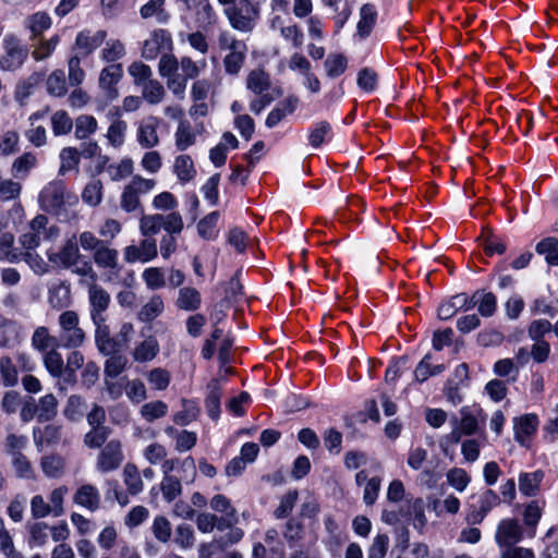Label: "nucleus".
<instances>
[{"label":"nucleus","mask_w":558,"mask_h":558,"mask_svg":"<svg viewBox=\"0 0 558 558\" xmlns=\"http://www.w3.org/2000/svg\"><path fill=\"white\" fill-rule=\"evenodd\" d=\"M221 5H228L223 13L230 25L240 32H252L259 19L258 0H217Z\"/></svg>","instance_id":"obj_1"},{"label":"nucleus","mask_w":558,"mask_h":558,"mask_svg":"<svg viewBox=\"0 0 558 558\" xmlns=\"http://www.w3.org/2000/svg\"><path fill=\"white\" fill-rule=\"evenodd\" d=\"M60 333L59 345L66 349H76L83 345L86 339L85 331L80 327V317L75 311L62 312L58 318Z\"/></svg>","instance_id":"obj_2"},{"label":"nucleus","mask_w":558,"mask_h":558,"mask_svg":"<svg viewBox=\"0 0 558 558\" xmlns=\"http://www.w3.org/2000/svg\"><path fill=\"white\" fill-rule=\"evenodd\" d=\"M3 53L0 56V70L14 72L27 60L29 50L14 34H7L2 39Z\"/></svg>","instance_id":"obj_3"},{"label":"nucleus","mask_w":558,"mask_h":558,"mask_svg":"<svg viewBox=\"0 0 558 558\" xmlns=\"http://www.w3.org/2000/svg\"><path fill=\"white\" fill-rule=\"evenodd\" d=\"M65 185L61 180H54L44 186L39 193V204L47 213L59 214L64 205Z\"/></svg>","instance_id":"obj_4"},{"label":"nucleus","mask_w":558,"mask_h":558,"mask_svg":"<svg viewBox=\"0 0 558 558\" xmlns=\"http://www.w3.org/2000/svg\"><path fill=\"white\" fill-rule=\"evenodd\" d=\"M499 547L513 548L523 539V529L515 519H504L499 522L495 534Z\"/></svg>","instance_id":"obj_5"},{"label":"nucleus","mask_w":558,"mask_h":558,"mask_svg":"<svg viewBox=\"0 0 558 558\" xmlns=\"http://www.w3.org/2000/svg\"><path fill=\"white\" fill-rule=\"evenodd\" d=\"M95 326V345L100 354L110 355L120 352V344L111 337L110 328L107 325V317L92 319Z\"/></svg>","instance_id":"obj_6"},{"label":"nucleus","mask_w":558,"mask_h":558,"mask_svg":"<svg viewBox=\"0 0 558 558\" xmlns=\"http://www.w3.org/2000/svg\"><path fill=\"white\" fill-rule=\"evenodd\" d=\"M107 37V32L99 29L93 33L90 29H83L77 33L73 50L82 58L92 54L98 47L102 45Z\"/></svg>","instance_id":"obj_7"},{"label":"nucleus","mask_w":558,"mask_h":558,"mask_svg":"<svg viewBox=\"0 0 558 558\" xmlns=\"http://www.w3.org/2000/svg\"><path fill=\"white\" fill-rule=\"evenodd\" d=\"M123 452L119 440H110L99 452L97 469L102 473L117 470L123 461Z\"/></svg>","instance_id":"obj_8"},{"label":"nucleus","mask_w":558,"mask_h":558,"mask_svg":"<svg viewBox=\"0 0 558 558\" xmlns=\"http://www.w3.org/2000/svg\"><path fill=\"white\" fill-rule=\"evenodd\" d=\"M151 327L147 328L149 332ZM144 338L142 341L136 342L132 351V357L135 362L147 363L153 361L160 351V345L157 338L153 335L146 333V329L141 331Z\"/></svg>","instance_id":"obj_9"},{"label":"nucleus","mask_w":558,"mask_h":558,"mask_svg":"<svg viewBox=\"0 0 558 558\" xmlns=\"http://www.w3.org/2000/svg\"><path fill=\"white\" fill-rule=\"evenodd\" d=\"M157 243L153 238L141 241L140 245H129L124 248V259L126 263H147L157 257Z\"/></svg>","instance_id":"obj_10"},{"label":"nucleus","mask_w":558,"mask_h":558,"mask_svg":"<svg viewBox=\"0 0 558 558\" xmlns=\"http://www.w3.org/2000/svg\"><path fill=\"white\" fill-rule=\"evenodd\" d=\"M122 75L123 69L120 63L110 64L101 70L99 86L108 100H113L118 97L116 85L121 80Z\"/></svg>","instance_id":"obj_11"},{"label":"nucleus","mask_w":558,"mask_h":558,"mask_svg":"<svg viewBox=\"0 0 558 558\" xmlns=\"http://www.w3.org/2000/svg\"><path fill=\"white\" fill-rule=\"evenodd\" d=\"M499 504L500 498L493 489L485 490L480 496L478 507L473 506L472 510L468 513V522L474 525L482 523L487 513Z\"/></svg>","instance_id":"obj_12"},{"label":"nucleus","mask_w":558,"mask_h":558,"mask_svg":"<svg viewBox=\"0 0 558 558\" xmlns=\"http://www.w3.org/2000/svg\"><path fill=\"white\" fill-rule=\"evenodd\" d=\"M110 301V294L101 286L92 284L88 289L90 319L107 317L106 311L109 307Z\"/></svg>","instance_id":"obj_13"},{"label":"nucleus","mask_w":558,"mask_h":558,"mask_svg":"<svg viewBox=\"0 0 558 558\" xmlns=\"http://www.w3.org/2000/svg\"><path fill=\"white\" fill-rule=\"evenodd\" d=\"M159 126V119L149 116L145 118L137 129V142L143 148H153L159 144L157 129Z\"/></svg>","instance_id":"obj_14"},{"label":"nucleus","mask_w":558,"mask_h":558,"mask_svg":"<svg viewBox=\"0 0 558 558\" xmlns=\"http://www.w3.org/2000/svg\"><path fill=\"white\" fill-rule=\"evenodd\" d=\"M538 418L535 414H524L514 420V439L521 445L526 447L530 437L536 433Z\"/></svg>","instance_id":"obj_15"},{"label":"nucleus","mask_w":558,"mask_h":558,"mask_svg":"<svg viewBox=\"0 0 558 558\" xmlns=\"http://www.w3.org/2000/svg\"><path fill=\"white\" fill-rule=\"evenodd\" d=\"M119 253L116 248H111L107 241L94 252L93 259L99 268H109L114 275H118L122 267L118 262Z\"/></svg>","instance_id":"obj_16"},{"label":"nucleus","mask_w":558,"mask_h":558,"mask_svg":"<svg viewBox=\"0 0 558 558\" xmlns=\"http://www.w3.org/2000/svg\"><path fill=\"white\" fill-rule=\"evenodd\" d=\"M482 414V409L478 407H463L460 410L461 418L453 417L452 424L458 426L466 436L476 433L478 427L477 416Z\"/></svg>","instance_id":"obj_17"},{"label":"nucleus","mask_w":558,"mask_h":558,"mask_svg":"<svg viewBox=\"0 0 558 558\" xmlns=\"http://www.w3.org/2000/svg\"><path fill=\"white\" fill-rule=\"evenodd\" d=\"M73 501L90 511H96L100 507V495L95 486L85 484L76 490Z\"/></svg>","instance_id":"obj_18"},{"label":"nucleus","mask_w":558,"mask_h":558,"mask_svg":"<svg viewBox=\"0 0 558 558\" xmlns=\"http://www.w3.org/2000/svg\"><path fill=\"white\" fill-rule=\"evenodd\" d=\"M377 10L376 7L372 3H365L360 9V21L356 25L357 35L361 38H366L371 35L376 21H377Z\"/></svg>","instance_id":"obj_19"},{"label":"nucleus","mask_w":558,"mask_h":558,"mask_svg":"<svg viewBox=\"0 0 558 558\" xmlns=\"http://www.w3.org/2000/svg\"><path fill=\"white\" fill-rule=\"evenodd\" d=\"M62 426L58 424H47L45 427H34L33 438L37 448L43 445H54L61 439Z\"/></svg>","instance_id":"obj_20"},{"label":"nucleus","mask_w":558,"mask_h":558,"mask_svg":"<svg viewBox=\"0 0 558 558\" xmlns=\"http://www.w3.org/2000/svg\"><path fill=\"white\" fill-rule=\"evenodd\" d=\"M171 38L170 35L163 31L160 29L158 32H155L150 38L146 39L143 45L142 49V57L146 60H153L155 59L160 50L162 49L165 43H170Z\"/></svg>","instance_id":"obj_21"},{"label":"nucleus","mask_w":558,"mask_h":558,"mask_svg":"<svg viewBox=\"0 0 558 558\" xmlns=\"http://www.w3.org/2000/svg\"><path fill=\"white\" fill-rule=\"evenodd\" d=\"M20 326L0 314V348H11L19 342Z\"/></svg>","instance_id":"obj_22"},{"label":"nucleus","mask_w":558,"mask_h":558,"mask_svg":"<svg viewBox=\"0 0 558 558\" xmlns=\"http://www.w3.org/2000/svg\"><path fill=\"white\" fill-rule=\"evenodd\" d=\"M399 513L402 517H413V526L420 532L423 531L427 523V519L425 517V502L422 498L410 500L407 509L400 508Z\"/></svg>","instance_id":"obj_23"},{"label":"nucleus","mask_w":558,"mask_h":558,"mask_svg":"<svg viewBox=\"0 0 558 558\" xmlns=\"http://www.w3.org/2000/svg\"><path fill=\"white\" fill-rule=\"evenodd\" d=\"M48 302L51 307L61 310L71 304V289L65 282L53 283L48 290Z\"/></svg>","instance_id":"obj_24"},{"label":"nucleus","mask_w":558,"mask_h":558,"mask_svg":"<svg viewBox=\"0 0 558 558\" xmlns=\"http://www.w3.org/2000/svg\"><path fill=\"white\" fill-rule=\"evenodd\" d=\"M208 393L205 399V408L210 418L220 416L221 387L218 379H211L207 385Z\"/></svg>","instance_id":"obj_25"},{"label":"nucleus","mask_w":558,"mask_h":558,"mask_svg":"<svg viewBox=\"0 0 558 558\" xmlns=\"http://www.w3.org/2000/svg\"><path fill=\"white\" fill-rule=\"evenodd\" d=\"M544 478V472L536 470L531 473H521L519 475V490L522 495L534 497L539 492V485Z\"/></svg>","instance_id":"obj_26"},{"label":"nucleus","mask_w":558,"mask_h":558,"mask_svg":"<svg viewBox=\"0 0 558 558\" xmlns=\"http://www.w3.org/2000/svg\"><path fill=\"white\" fill-rule=\"evenodd\" d=\"M270 86V76L265 70L254 69L247 74L246 88L255 95L265 94Z\"/></svg>","instance_id":"obj_27"},{"label":"nucleus","mask_w":558,"mask_h":558,"mask_svg":"<svg viewBox=\"0 0 558 558\" xmlns=\"http://www.w3.org/2000/svg\"><path fill=\"white\" fill-rule=\"evenodd\" d=\"M247 53L246 44L242 46V48L232 49L229 53L223 58V66L225 71L229 75H238L241 71Z\"/></svg>","instance_id":"obj_28"},{"label":"nucleus","mask_w":558,"mask_h":558,"mask_svg":"<svg viewBox=\"0 0 558 558\" xmlns=\"http://www.w3.org/2000/svg\"><path fill=\"white\" fill-rule=\"evenodd\" d=\"M430 360L432 354L427 353L416 365L414 369L415 381L422 384L429 377L439 375L445 371L446 367L444 364L432 365Z\"/></svg>","instance_id":"obj_29"},{"label":"nucleus","mask_w":558,"mask_h":558,"mask_svg":"<svg viewBox=\"0 0 558 558\" xmlns=\"http://www.w3.org/2000/svg\"><path fill=\"white\" fill-rule=\"evenodd\" d=\"M333 136L332 128L327 121L316 122L308 133V143L313 148H318L325 142L331 141Z\"/></svg>","instance_id":"obj_30"},{"label":"nucleus","mask_w":558,"mask_h":558,"mask_svg":"<svg viewBox=\"0 0 558 558\" xmlns=\"http://www.w3.org/2000/svg\"><path fill=\"white\" fill-rule=\"evenodd\" d=\"M36 405L38 407L39 423L50 422L58 414V400L53 393L40 397Z\"/></svg>","instance_id":"obj_31"},{"label":"nucleus","mask_w":558,"mask_h":558,"mask_svg":"<svg viewBox=\"0 0 558 558\" xmlns=\"http://www.w3.org/2000/svg\"><path fill=\"white\" fill-rule=\"evenodd\" d=\"M57 256L61 262L62 266L65 268H71L74 265L78 264L81 254L75 235L65 241Z\"/></svg>","instance_id":"obj_32"},{"label":"nucleus","mask_w":558,"mask_h":558,"mask_svg":"<svg viewBox=\"0 0 558 558\" xmlns=\"http://www.w3.org/2000/svg\"><path fill=\"white\" fill-rule=\"evenodd\" d=\"M202 303L201 293L191 287H184L179 290L177 306L184 311H196Z\"/></svg>","instance_id":"obj_33"},{"label":"nucleus","mask_w":558,"mask_h":558,"mask_svg":"<svg viewBox=\"0 0 558 558\" xmlns=\"http://www.w3.org/2000/svg\"><path fill=\"white\" fill-rule=\"evenodd\" d=\"M166 0H149L141 10L143 19L155 16L159 24H166L170 20V14L163 9Z\"/></svg>","instance_id":"obj_34"},{"label":"nucleus","mask_w":558,"mask_h":558,"mask_svg":"<svg viewBox=\"0 0 558 558\" xmlns=\"http://www.w3.org/2000/svg\"><path fill=\"white\" fill-rule=\"evenodd\" d=\"M535 251L539 255L545 256V260L549 266H558V239L554 236H547L541 240Z\"/></svg>","instance_id":"obj_35"},{"label":"nucleus","mask_w":558,"mask_h":558,"mask_svg":"<svg viewBox=\"0 0 558 558\" xmlns=\"http://www.w3.org/2000/svg\"><path fill=\"white\" fill-rule=\"evenodd\" d=\"M175 147L180 151H184L190 146H192L196 141V135L192 131L191 124L186 120H182L179 122L175 134Z\"/></svg>","instance_id":"obj_36"},{"label":"nucleus","mask_w":558,"mask_h":558,"mask_svg":"<svg viewBox=\"0 0 558 558\" xmlns=\"http://www.w3.org/2000/svg\"><path fill=\"white\" fill-rule=\"evenodd\" d=\"M182 410L173 415V422L185 426L195 421L199 414V407L194 400L182 399Z\"/></svg>","instance_id":"obj_37"},{"label":"nucleus","mask_w":558,"mask_h":558,"mask_svg":"<svg viewBox=\"0 0 558 558\" xmlns=\"http://www.w3.org/2000/svg\"><path fill=\"white\" fill-rule=\"evenodd\" d=\"M47 93L53 97H63L68 93L63 70H54L46 80Z\"/></svg>","instance_id":"obj_38"},{"label":"nucleus","mask_w":558,"mask_h":558,"mask_svg":"<svg viewBox=\"0 0 558 558\" xmlns=\"http://www.w3.org/2000/svg\"><path fill=\"white\" fill-rule=\"evenodd\" d=\"M465 305V293H458L447 302L439 305L437 314L439 319L448 320L453 317Z\"/></svg>","instance_id":"obj_39"},{"label":"nucleus","mask_w":558,"mask_h":558,"mask_svg":"<svg viewBox=\"0 0 558 558\" xmlns=\"http://www.w3.org/2000/svg\"><path fill=\"white\" fill-rule=\"evenodd\" d=\"M40 466L46 476L57 478L64 473V459L59 454L44 456Z\"/></svg>","instance_id":"obj_40"},{"label":"nucleus","mask_w":558,"mask_h":558,"mask_svg":"<svg viewBox=\"0 0 558 558\" xmlns=\"http://www.w3.org/2000/svg\"><path fill=\"white\" fill-rule=\"evenodd\" d=\"M44 77L45 73L34 72L27 78L20 82L15 89L16 100L23 101L27 99L33 94L38 84L44 80Z\"/></svg>","instance_id":"obj_41"},{"label":"nucleus","mask_w":558,"mask_h":558,"mask_svg":"<svg viewBox=\"0 0 558 558\" xmlns=\"http://www.w3.org/2000/svg\"><path fill=\"white\" fill-rule=\"evenodd\" d=\"M58 340L50 336L48 328L44 326L37 327L32 336L33 347L43 353L49 351L48 349H53Z\"/></svg>","instance_id":"obj_42"},{"label":"nucleus","mask_w":558,"mask_h":558,"mask_svg":"<svg viewBox=\"0 0 558 558\" xmlns=\"http://www.w3.org/2000/svg\"><path fill=\"white\" fill-rule=\"evenodd\" d=\"M0 553L4 558H24L15 548L13 537L5 527L4 521L0 518Z\"/></svg>","instance_id":"obj_43"},{"label":"nucleus","mask_w":558,"mask_h":558,"mask_svg":"<svg viewBox=\"0 0 558 558\" xmlns=\"http://www.w3.org/2000/svg\"><path fill=\"white\" fill-rule=\"evenodd\" d=\"M123 480H124V484L128 488V492L131 495H137L144 488L140 472H138L136 465L133 463L125 464V466L123 469Z\"/></svg>","instance_id":"obj_44"},{"label":"nucleus","mask_w":558,"mask_h":558,"mask_svg":"<svg viewBox=\"0 0 558 558\" xmlns=\"http://www.w3.org/2000/svg\"><path fill=\"white\" fill-rule=\"evenodd\" d=\"M51 129L54 136L69 134L73 129V120L64 110H58L51 116Z\"/></svg>","instance_id":"obj_45"},{"label":"nucleus","mask_w":558,"mask_h":558,"mask_svg":"<svg viewBox=\"0 0 558 558\" xmlns=\"http://www.w3.org/2000/svg\"><path fill=\"white\" fill-rule=\"evenodd\" d=\"M174 173L181 182H189L194 178L196 170L189 155H180L175 158Z\"/></svg>","instance_id":"obj_46"},{"label":"nucleus","mask_w":558,"mask_h":558,"mask_svg":"<svg viewBox=\"0 0 558 558\" xmlns=\"http://www.w3.org/2000/svg\"><path fill=\"white\" fill-rule=\"evenodd\" d=\"M163 308L162 299L159 295H155L141 308L137 317L144 323H150L162 313Z\"/></svg>","instance_id":"obj_47"},{"label":"nucleus","mask_w":558,"mask_h":558,"mask_svg":"<svg viewBox=\"0 0 558 558\" xmlns=\"http://www.w3.org/2000/svg\"><path fill=\"white\" fill-rule=\"evenodd\" d=\"M105 362V377L116 379L126 367L128 359L119 353L108 355Z\"/></svg>","instance_id":"obj_48"},{"label":"nucleus","mask_w":558,"mask_h":558,"mask_svg":"<svg viewBox=\"0 0 558 558\" xmlns=\"http://www.w3.org/2000/svg\"><path fill=\"white\" fill-rule=\"evenodd\" d=\"M542 517V509L537 501H531L524 509L523 521L527 527V536L534 537L536 525Z\"/></svg>","instance_id":"obj_49"},{"label":"nucleus","mask_w":558,"mask_h":558,"mask_svg":"<svg viewBox=\"0 0 558 558\" xmlns=\"http://www.w3.org/2000/svg\"><path fill=\"white\" fill-rule=\"evenodd\" d=\"M162 497L167 502H172L182 493V485L178 477L167 475L162 477L160 483Z\"/></svg>","instance_id":"obj_50"},{"label":"nucleus","mask_w":558,"mask_h":558,"mask_svg":"<svg viewBox=\"0 0 558 558\" xmlns=\"http://www.w3.org/2000/svg\"><path fill=\"white\" fill-rule=\"evenodd\" d=\"M97 130V120L93 116L81 114L75 119V136L85 140Z\"/></svg>","instance_id":"obj_51"},{"label":"nucleus","mask_w":558,"mask_h":558,"mask_svg":"<svg viewBox=\"0 0 558 558\" xmlns=\"http://www.w3.org/2000/svg\"><path fill=\"white\" fill-rule=\"evenodd\" d=\"M85 407L84 398L78 395H72L69 397L63 409V415L70 421H78L84 414Z\"/></svg>","instance_id":"obj_52"},{"label":"nucleus","mask_w":558,"mask_h":558,"mask_svg":"<svg viewBox=\"0 0 558 558\" xmlns=\"http://www.w3.org/2000/svg\"><path fill=\"white\" fill-rule=\"evenodd\" d=\"M44 364L52 377H61L65 366L61 353L54 348L44 353Z\"/></svg>","instance_id":"obj_53"},{"label":"nucleus","mask_w":558,"mask_h":558,"mask_svg":"<svg viewBox=\"0 0 558 558\" xmlns=\"http://www.w3.org/2000/svg\"><path fill=\"white\" fill-rule=\"evenodd\" d=\"M142 87H143V90H142L143 98L147 102H149L151 105H157L162 101L166 92H165L163 86L158 81H156V80L147 81L146 83H144L142 85Z\"/></svg>","instance_id":"obj_54"},{"label":"nucleus","mask_w":558,"mask_h":558,"mask_svg":"<svg viewBox=\"0 0 558 558\" xmlns=\"http://www.w3.org/2000/svg\"><path fill=\"white\" fill-rule=\"evenodd\" d=\"M140 229L143 235L150 236L163 229V215H146L140 220Z\"/></svg>","instance_id":"obj_55"},{"label":"nucleus","mask_w":558,"mask_h":558,"mask_svg":"<svg viewBox=\"0 0 558 558\" xmlns=\"http://www.w3.org/2000/svg\"><path fill=\"white\" fill-rule=\"evenodd\" d=\"M102 198V183L98 179L92 180L86 184L82 192V199L89 206H97Z\"/></svg>","instance_id":"obj_56"},{"label":"nucleus","mask_w":558,"mask_h":558,"mask_svg":"<svg viewBox=\"0 0 558 558\" xmlns=\"http://www.w3.org/2000/svg\"><path fill=\"white\" fill-rule=\"evenodd\" d=\"M36 156L32 153H24L16 158L12 165V174L15 178H24L36 165Z\"/></svg>","instance_id":"obj_57"},{"label":"nucleus","mask_w":558,"mask_h":558,"mask_svg":"<svg viewBox=\"0 0 558 558\" xmlns=\"http://www.w3.org/2000/svg\"><path fill=\"white\" fill-rule=\"evenodd\" d=\"M51 25V19L44 12H37L31 15L26 21V26L31 31L33 37L39 36Z\"/></svg>","instance_id":"obj_58"},{"label":"nucleus","mask_w":558,"mask_h":558,"mask_svg":"<svg viewBox=\"0 0 558 558\" xmlns=\"http://www.w3.org/2000/svg\"><path fill=\"white\" fill-rule=\"evenodd\" d=\"M80 153L74 147H65L60 153L61 166L60 174H64L69 170L77 169L80 163Z\"/></svg>","instance_id":"obj_59"},{"label":"nucleus","mask_w":558,"mask_h":558,"mask_svg":"<svg viewBox=\"0 0 558 558\" xmlns=\"http://www.w3.org/2000/svg\"><path fill=\"white\" fill-rule=\"evenodd\" d=\"M174 543L183 549L193 547L195 534L192 526L185 523L178 525L174 532Z\"/></svg>","instance_id":"obj_60"},{"label":"nucleus","mask_w":558,"mask_h":558,"mask_svg":"<svg viewBox=\"0 0 558 558\" xmlns=\"http://www.w3.org/2000/svg\"><path fill=\"white\" fill-rule=\"evenodd\" d=\"M167 412L168 405L160 400L145 403L141 409V414L147 422L163 417Z\"/></svg>","instance_id":"obj_61"},{"label":"nucleus","mask_w":558,"mask_h":558,"mask_svg":"<svg viewBox=\"0 0 558 558\" xmlns=\"http://www.w3.org/2000/svg\"><path fill=\"white\" fill-rule=\"evenodd\" d=\"M303 524L295 519L287 521L283 531V537L290 547H294L303 537Z\"/></svg>","instance_id":"obj_62"},{"label":"nucleus","mask_w":558,"mask_h":558,"mask_svg":"<svg viewBox=\"0 0 558 558\" xmlns=\"http://www.w3.org/2000/svg\"><path fill=\"white\" fill-rule=\"evenodd\" d=\"M347 58L343 54H329L325 60V69L329 77H338L347 69Z\"/></svg>","instance_id":"obj_63"},{"label":"nucleus","mask_w":558,"mask_h":558,"mask_svg":"<svg viewBox=\"0 0 558 558\" xmlns=\"http://www.w3.org/2000/svg\"><path fill=\"white\" fill-rule=\"evenodd\" d=\"M126 129L128 124L125 121L119 119L114 120L107 132L109 143L114 147L121 146L124 142Z\"/></svg>","instance_id":"obj_64"}]
</instances>
